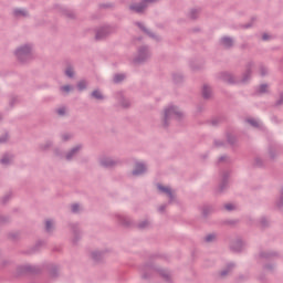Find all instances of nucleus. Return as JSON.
Here are the masks:
<instances>
[{
	"instance_id": "f257e3e1",
	"label": "nucleus",
	"mask_w": 283,
	"mask_h": 283,
	"mask_svg": "<svg viewBox=\"0 0 283 283\" xmlns=\"http://www.w3.org/2000/svg\"><path fill=\"white\" fill-rule=\"evenodd\" d=\"M253 62H249L245 66V72L242 75L241 80H235V76L229 72H221L219 74V80L223 83H229V85H235V83H249L251 81V74H253Z\"/></svg>"
},
{
	"instance_id": "f03ea898",
	"label": "nucleus",
	"mask_w": 283,
	"mask_h": 283,
	"mask_svg": "<svg viewBox=\"0 0 283 283\" xmlns=\"http://www.w3.org/2000/svg\"><path fill=\"white\" fill-rule=\"evenodd\" d=\"M143 280H149L151 277V273H159L161 277L166 280V282H171V274L167 270L158 269L153 264H146L140 268Z\"/></svg>"
},
{
	"instance_id": "7ed1b4c3",
	"label": "nucleus",
	"mask_w": 283,
	"mask_h": 283,
	"mask_svg": "<svg viewBox=\"0 0 283 283\" xmlns=\"http://www.w3.org/2000/svg\"><path fill=\"white\" fill-rule=\"evenodd\" d=\"M182 116H185V114L180 112L177 106L171 105L168 108H165L163 127H169V120H171V118H176V120H181Z\"/></svg>"
},
{
	"instance_id": "20e7f679",
	"label": "nucleus",
	"mask_w": 283,
	"mask_h": 283,
	"mask_svg": "<svg viewBox=\"0 0 283 283\" xmlns=\"http://www.w3.org/2000/svg\"><path fill=\"white\" fill-rule=\"evenodd\" d=\"M14 54L20 63H29V61H32L33 59L32 46L29 44L18 48Z\"/></svg>"
},
{
	"instance_id": "39448f33",
	"label": "nucleus",
	"mask_w": 283,
	"mask_h": 283,
	"mask_svg": "<svg viewBox=\"0 0 283 283\" xmlns=\"http://www.w3.org/2000/svg\"><path fill=\"white\" fill-rule=\"evenodd\" d=\"M149 56H151V53H149V46H140L138 49V54L133 60V62L136 64L145 63V61H147Z\"/></svg>"
},
{
	"instance_id": "423d86ee",
	"label": "nucleus",
	"mask_w": 283,
	"mask_h": 283,
	"mask_svg": "<svg viewBox=\"0 0 283 283\" xmlns=\"http://www.w3.org/2000/svg\"><path fill=\"white\" fill-rule=\"evenodd\" d=\"M18 275H23L24 273H41V266L39 265H19L17 268Z\"/></svg>"
},
{
	"instance_id": "0eeeda50",
	"label": "nucleus",
	"mask_w": 283,
	"mask_h": 283,
	"mask_svg": "<svg viewBox=\"0 0 283 283\" xmlns=\"http://www.w3.org/2000/svg\"><path fill=\"white\" fill-rule=\"evenodd\" d=\"M149 8V2L147 0H142L139 3H134L129 6V10L132 12H136V14L145 13V10Z\"/></svg>"
},
{
	"instance_id": "6e6552de",
	"label": "nucleus",
	"mask_w": 283,
	"mask_h": 283,
	"mask_svg": "<svg viewBox=\"0 0 283 283\" xmlns=\"http://www.w3.org/2000/svg\"><path fill=\"white\" fill-rule=\"evenodd\" d=\"M114 32V29L112 27H102L96 31L95 40L96 41H103V39H107L109 34Z\"/></svg>"
},
{
	"instance_id": "1a4fd4ad",
	"label": "nucleus",
	"mask_w": 283,
	"mask_h": 283,
	"mask_svg": "<svg viewBox=\"0 0 283 283\" xmlns=\"http://www.w3.org/2000/svg\"><path fill=\"white\" fill-rule=\"evenodd\" d=\"M99 165L102 167H105L106 169H112V168L116 167L117 165H120V160L112 159L109 157H102L99 159Z\"/></svg>"
},
{
	"instance_id": "9d476101",
	"label": "nucleus",
	"mask_w": 283,
	"mask_h": 283,
	"mask_svg": "<svg viewBox=\"0 0 283 283\" xmlns=\"http://www.w3.org/2000/svg\"><path fill=\"white\" fill-rule=\"evenodd\" d=\"M229 176H231V172L229 170H226L221 175V182L219 185V193H222L228 187H229Z\"/></svg>"
},
{
	"instance_id": "9b49d317",
	"label": "nucleus",
	"mask_w": 283,
	"mask_h": 283,
	"mask_svg": "<svg viewBox=\"0 0 283 283\" xmlns=\"http://www.w3.org/2000/svg\"><path fill=\"white\" fill-rule=\"evenodd\" d=\"M70 227H71V231L74 235L73 244H76L78 242V240H81V230L78 229L77 223H71Z\"/></svg>"
},
{
	"instance_id": "f8f14e48",
	"label": "nucleus",
	"mask_w": 283,
	"mask_h": 283,
	"mask_svg": "<svg viewBox=\"0 0 283 283\" xmlns=\"http://www.w3.org/2000/svg\"><path fill=\"white\" fill-rule=\"evenodd\" d=\"M157 189H159V191H161V193H166V196H168L169 198V202H174V200L176 199V197L174 196V192L171 191V188L165 187L163 185H158Z\"/></svg>"
},
{
	"instance_id": "ddd939ff",
	"label": "nucleus",
	"mask_w": 283,
	"mask_h": 283,
	"mask_svg": "<svg viewBox=\"0 0 283 283\" xmlns=\"http://www.w3.org/2000/svg\"><path fill=\"white\" fill-rule=\"evenodd\" d=\"M147 171V166L143 163H136L135 169L133 170V176H143Z\"/></svg>"
},
{
	"instance_id": "4468645a",
	"label": "nucleus",
	"mask_w": 283,
	"mask_h": 283,
	"mask_svg": "<svg viewBox=\"0 0 283 283\" xmlns=\"http://www.w3.org/2000/svg\"><path fill=\"white\" fill-rule=\"evenodd\" d=\"M259 256L262 260H275V258H280V254L277 252H273V251H262L260 252Z\"/></svg>"
},
{
	"instance_id": "2eb2a0df",
	"label": "nucleus",
	"mask_w": 283,
	"mask_h": 283,
	"mask_svg": "<svg viewBox=\"0 0 283 283\" xmlns=\"http://www.w3.org/2000/svg\"><path fill=\"white\" fill-rule=\"evenodd\" d=\"M135 25H137V28H139V30H142V32H144V34H147V36H149L150 39H158V36L154 34V32L149 31V29H147V27H145L143 22H136Z\"/></svg>"
},
{
	"instance_id": "dca6fc26",
	"label": "nucleus",
	"mask_w": 283,
	"mask_h": 283,
	"mask_svg": "<svg viewBox=\"0 0 283 283\" xmlns=\"http://www.w3.org/2000/svg\"><path fill=\"white\" fill-rule=\"evenodd\" d=\"M243 248H244V243L240 239H237L230 245L231 251H233L234 253H240Z\"/></svg>"
},
{
	"instance_id": "f3484780",
	"label": "nucleus",
	"mask_w": 283,
	"mask_h": 283,
	"mask_svg": "<svg viewBox=\"0 0 283 283\" xmlns=\"http://www.w3.org/2000/svg\"><path fill=\"white\" fill-rule=\"evenodd\" d=\"M116 218L119 224H123V227H132V219H129V217L117 214Z\"/></svg>"
},
{
	"instance_id": "a211bd4d",
	"label": "nucleus",
	"mask_w": 283,
	"mask_h": 283,
	"mask_svg": "<svg viewBox=\"0 0 283 283\" xmlns=\"http://www.w3.org/2000/svg\"><path fill=\"white\" fill-rule=\"evenodd\" d=\"M82 149L81 145H77L75 147H73L67 154H66V160H72V158H74V156H76Z\"/></svg>"
},
{
	"instance_id": "6ab92c4d",
	"label": "nucleus",
	"mask_w": 283,
	"mask_h": 283,
	"mask_svg": "<svg viewBox=\"0 0 283 283\" xmlns=\"http://www.w3.org/2000/svg\"><path fill=\"white\" fill-rule=\"evenodd\" d=\"M221 45H223V48L227 50H231V48H233V39L229 36L221 38Z\"/></svg>"
},
{
	"instance_id": "aec40b11",
	"label": "nucleus",
	"mask_w": 283,
	"mask_h": 283,
	"mask_svg": "<svg viewBox=\"0 0 283 283\" xmlns=\"http://www.w3.org/2000/svg\"><path fill=\"white\" fill-rule=\"evenodd\" d=\"M233 269H235V263H228L227 268L220 272V277H227Z\"/></svg>"
},
{
	"instance_id": "412c9836",
	"label": "nucleus",
	"mask_w": 283,
	"mask_h": 283,
	"mask_svg": "<svg viewBox=\"0 0 283 283\" xmlns=\"http://www.w3.org/2000/svg\"><path fill=\"white\" fill-rule=\"evenodd\" d=\"M201 94L206 101H209L211 98V86L205 84Z\"/></svg>"
},
{
	"instance_id": "4be33fe9",
	"label": "nucleus",
	"mask_w": 283,
	"mask_h": 283,
	"mask_svg": "<svg viewBox=\"0 0 283 283\" xmlns=\"http://www.w3.org/2000/svg\"><path fill=\"white\" fill-rule=\"evenodd\" d=\"M14 158L13 155L4 154L2 158L0 159V165H10L12 163V159Z\"/></svg>"
},
{
	"instance_id": "5701e85b",
	"label": "nucleus",
	"mask_w": 283,
	"mask_h": 283,
	"mask_svg": "<svg viewBox=\"0 0 283 283\" xmlns=\"http://www.w3.org/2000/svg\"><path fill=\"white\" fill-rule=\"evenodd\" d=\"M125 78H127V76H126L125 74H123V73H117V74H115L114 77H113V83H115V84L123 83V81H124Z\"/></svg>"
},
{
	"instance_id": "b1692460",
	"label": "nucleus",
	"mask_w": 283,
	"mask_h": 283,
	"mask_svg": "<svg viewBox=\"0 0 283 283\" xmlns=\"http://www.w3.org/2000/svg\"><path fill=\"white\" fill-rule=\"evenodd\" d=\"M45 232L46 233H53L54 232V222L52 220L48 219L45 221Z\"/></svg>"
},
{
	"instance_id": "393cba45",
	"label": "nucleus",
	"mask_w": 283,
	"mask_h": 283,
	"mask_svg": "<svg viewBox=\"0 0 283 283\" xmlns=\"http://www.w3.org/2000/svg\"><path fill=\"white\" fill-rule=\"evenodd\" d=\"M245 123H249V125H251V127H254V129H260L261 127L260 122H258V119L255 118H248L245 119Z\"/></svg>"
},
{
	"instance_id": "a878e982",
	"label": "nucleus",
	"mask_w": 283,
	"mask_h": 283,
	"mask_svg": "<svg viewBox=\"0 0 283 283\" xmlns=\"http://www.w3.org/2000/svg\"><path fill=\"white\" fill-rule=\"evenodd\" d=\"M103 255H104V252H98V251L92 252V259L94 260V262H101L103 260Z\"/></svg>"
},
{
	"instance_id": "bb28decb",
	"label": "nucleus",
	"mask_w": 283,
	"mask_h": 283,
	"mask_svg": "<svg viewBox=\"0 0 283 283\" xmlns=\"http://www.w3.org/2000/svg\"><path fill=\"white\" fill-rule=\"evenodd\" d=\"M92 98H95L96 101H103L105 96H103V93H101L98 90H95L91 93Z\"/></svg>"
},
{
	"instance_id": "cd10ccee",
	"label": "nucleus",
	"mask_w": 283,
	"mask_h": 283,
	"mask_svg": "<svg viewBox=\"0 0 283 283\" xmlns=\"http://www.w3.org/2000/svg\"><path fill=\"white\" fill-rule=\"evenodd\" d=\"M49 273H50L51 277H57L59 276V268L56 265H50Z\"/></svg>"
},
{
	"instance_id": "c85d7f7f",
	"label": "nucleus",
	"mask_w": 283,
	"mask_h": 283,
	"mask_svg": "<svg viewBox=\"0 0 283 283\" xmlns=\"http://www.w3.org/2000/svg\"><path fill=\"white\" fill-rule=\"evenodd\" d=\"M19 104V97H17L15 95H11L9 97V107L12 109V107H14V105Z\"/></svg>"
},
{
	"instance_id": "c756f323",
	"label": "nucleus",
	"mask_w": 283,
	"mask_h": 283,
	"mask_svg": "<svg viewBox=\"0 0 283 283\" xmlns=\"http://www.w3.org/2000/svg\"><path fill=\"white\" fill-rule=\"evenodd\" d=\"M77 90H78V92H83L84 90H87V81L81 80L77 83Z\"/></svg>"
},
{
	"instance_id": "7c9ffc66",
	"label": "nucleus",
	"mask_w": 283,
	"mask_h": 283,
	"mask_svg": "<svg viewBox=\"0 0 283 283\" xmlns=\"http://www.w3.org/2000/svg\"><path fill=\"white\" fill-rule=\"evenodd\" d=\"M216 240H218V235L216 233H210L205 238V242L208 243L216 242Z\"/></svg>"
},
{
	"instance_id": "2f4dec72",
	"label": "nucleus",
	"mask_w": 283,
	"mask_h": 283,
	"mask_svg": "<svg viewBox=\"0 0 283 283\" xmlns=\"http://www.w3.org/2000/svg\"><path fill=\"white\" fill-rule=\"evenodd\" d=\"M13 14L14 17H28V11L22 9H14Z\"/></svg>"
},
{
	"instance_id": "473e14b6",
	"label": "nucleus",
	"mask_w": 283,
	"mask_h": 283,
	"mask_svg": "<svg viewBox=\"0 0 283 283\" xmlns=\"http://www.w3.org/2000/svg\"><path fill=\"white\" fill-rule=\"evenodd\" d=\"M227 142L229 143V145H231L233 147V145H235L238 143V138H235V136H233V135L228 134Z\"/></svg>"
},
{
	"instance_id": "72a5a7b5",
	"label": "nucleus",
	"mask_w": 283,
	"mask_h": 283,
	"mask_svg": "<svg viewBox=\"0 0 283 283\" xmlns=\"http://www.w3.org/2000/svg\"><path fill=\"white\" fill-rule=\"evenodd\" d=\"M62 14L64 17H66L67 19H74L75 18V14L73 13V11H70L67 9H63L62 10Z\"/></svg>"
},
{
	"instance_id": "f704fd0d",
	"label": "nucleus",
	"mask_w": 283,
	"mask_h": 283,
	"mask_svg": "<svg viewBox=\"0 0 283 283\" xmlns=\"http://www.w3.org/2000/svg\"><path fill=\"white\" fill-rule=\"evenodd\" d=\"M198 14H200V10L198 9H192L189 13L190 19H192V21H196V19H198Z\"/></svg>"
},
{
	"instance_id": "c9c22d12",
	"label": "nucleus",
	"mask_w": 283,
	"mask_h": 283,
	"mask_svg": "<svg viewBox=\"0 0 283 283\" xmlns=\"http://www.w3.org/2000/svg\"><path fill=\"white\" fill-rule=\"evenodd\" d=\"M172 81H174V83H182V81H184L182 74H178V73L174 74Z\"/></svg>"
},
{
	"instance_id": "e433bc0d",
	"label": "nucleus",
	"mask_w": 283,
	"mask_h": 283,
	"mask_svg": "<svg viewBox=\"0 0 283 283\" xmlns=\"http://www.w3.org/2000/svg\"><path fill=\"white\" fill-rule=\"evenodd\" d=\"M65 75L69 76V78H74V69L72 66H67L65 70Z\"/></svg>"
},
{
	"instance_id": "4c0bfd02",
	"label": "nucleus",
	"mask_w": 283,
	"mask_h": 283,
	"mask_svg": "<svg viewBox=\"0 0 283 283\" xmlns=\"http://www.w3.org/2000/svg\"><path fill=\"white\" fill-rule=\"evenodd\" d=\"M268 90H269V85L268 84H261L259 86L258 92H259V94H266Z\"/></svg>"
},
{
	"instance_id": "58836bf2",
	"label": "nucleus",
	"mask_w": 283,
	"mask_h": 283,
	"mask_svg": "<svg viewBox=\"0 0 283 283\" xmlns=\"http://www.w3.org/2000/svg\"><path fill=\"white\" fill-rule=\"evenodd\" d=\"M50 147H52V142H46L45 144H42V145L40 146V149H41L42 151H48V149H50Z\"/></svg>"
},
{
	"instance_id": "ea45409f",
	"label": "nucleus",
	"mask_w": 283,
	"mask_h": 283,
	"mask_svg": "<svg viewBox=\"0 0 283 283\" xmlns=\"http://www.w3.org/2000/svg\"><path fill=\"white\" fill-rule=\"evenodd\" d=\"M276 206L279 207V209H282L283 207V187L281 188V196L280 199L276 201Z\"/></svg>"
},
{
	"instance_id": "a19ab883",
	"label": "nucleus",
	"mask_w": 283,
	"mask_h": 283,
	"mask_svg": "<svg viewBox=\"0 0 283 283\" xmlns=\"http://www.w3.org/2000/svg\"><path fill=\"white\" fill-rule=\"evenodd\" d=\"M260 224L263 229H266V227H269V219H266L265 217H262L260 220Z\"/></svg>"
},
{
	"instance_id": "79ce46f5",
	"label": "nucleus",
	"mask_w": 283,
	"mask_h": 283,
	"mask_svg": "<svg viewBox=\"0 0 283 283\" xmlns=\"http://www.w3.org/2000/svg\"><path fill=\"white\" fill-rule=\"evenodd\" d=\"M220 123H222V118L217 117L210 122V125H212V127H218V125H220Z\"/></svg>"
},
{
	"instance_id": "37998d69",
	"label": "nucleus",
	"mask_w": 283,
	"mask_h": 283,
	"mask_svg": "<svg viewBox=\"0 0 283 283\" xmlns=\"http://www.w3.org/2000/svg\"><path fill=\"white\" fill-rule=\"evenodd\" d=\"M80 209H81V206L78 203H73L71 206L72 213H78Z\"/></svg>"
},
{
	"instance_id": "c03bdc74",
	"label": "nucleus",
	"mask_w": 283,
	"mask_h": 283,
	"mask_svg": "<svg viewBox=\"0 0 283 283\" xmlns=\"http://www.w3.org/2000/svg\"><path fill=\"white\" fill-rule=\"evenodd\" d=\"M138 229H147V227H149V221L144 220L142 222L138 223Z\"/></svg>"
},
{
	"instance_id": "a18cd8bd",
	"label": "nucleus",
	"mask_w": 283,
	"mask_h": 283,
	"mask_svg": "<svg viewBox=\"0 0 283 283\" xmlns=\"http://www.w3.org/2000/svg\"><path fill=\"white\" fill-rule=\"evenodd\" d=\"M209 213H211V207H209V206L203 207V210H202L203 218H207V216H209Z\"/></svg>"
},
{
	"instance_id": "49530a36",
	"label": "nucleus",
	"mask_w": 283,
	"mask_h": 283,
	"mask_svg": "<svg viewBox=\"0 0 283 283\" xmlns=\"http://www.w3.org/2000/svg\"><path fill=\"white\" fill-rule=\"evenodd\" d=\"M120 105H122V107L127 108L132 105V103L129 102V99L122 98Z\"/></svg>"
},
{
	"instance_id": "de8ad7c7",
	"label": "nucleus",
	"mask_w": 283,
	"mask_h": 283,
	"mask_svg": "<svg viewBox=\"0 0 283 283\" xmlns=\"http://www.w3.org/2000/svg\"><path fill=\"white\" fill-rule=\"evenodd\" d=\"M61 92H65L66 94H70L72 92V86L71 85H64L60 87Z\"/></svg>"
},
{
	"instance_id": "09e8293b",
	"label": "nucleus",
	"mask_w": 283,
	"mask_h": 283,
	"mask_svg": "<svg viewBox=\"0 0 283 283\" xmlns=\"http://www.w3.org/2000/svg\"><path fill=\"white\" fill-rule=\"evenodd\" d=\"M7 222H10V217L0 216V224H7Z\"/></svg>"
},
{
	"instance_id": "8fccbe9b",
	"label": "nucleus",
	"mask_w": 283,
	"mask_h": 283,
	"mask_svg": "<svg viewBox=\"0 0 283 283\" xmlns=\"http://www.w3.org/2000/svg\"><path fill=\"white\" fill-rule=\"evenodd\" d=\"M219 163H231V159L229 158V156L223 155L219 158Z\"/></svg>"
},
{
	"instance_id": "3c124183",
	"label": "nucleus",
	"mask_w": 283,
	"mask_h": 283,
	"mask_svg": "<svg viewBox=\"0 0 283 283\" xmlns=\"http://www.w3.org/2000/svg\"><path fill=\"white\" fill-rule=\"evenodd\" d=\"M269 154L272 160L275 158V147H270L269 148Z\"/></svg>"
},
{
	"instance_id": "603ef678",
	"label": "nucleus",
	"mask_w": 283,
	"mask_h": 283,
	"mask_svg": "<svg viewBox=\"0 0 283 283\" xmlns=\"http://www.w3.org/2000/svg\"><path fill=\"white\" fill-rule=\"evenodd\" d=\"M224 209H226L227 211H233V210L235 209V206H233V203H227V205L224 206Z\"/></svg>"
},
{
	"instance_id": "864d4df0",
	"label": "nucleus",
	"mask_w": 283,
	"mask_h": 283,
	"mask_svg": "<svg viewBox=\"0 0 283 283\" xmlns=\"http://www.w3.org/2000/svg\"><path fill=\"white\" fill-rule=\"evenodd\" d=\"M10 198H12V195H11V193L6 195V196L2 198V205H7V202L10 200Z\"/></svg>"
},
{
	"instance_id": "5fc2aeb1",
	"label": "nucleus",
	"mask_w": 283,
	"mask_h": 283,
	"mask_svg": "<svg viewBox=\"0 0 283 283\" xmlns=\"http://www.w3.org/2000/svg\"><path fill=\"white\" fill-rule=\"evenodd\" d=\"M10 264H11L10 260H3V261H1V263H0V269H4V266H8V265H10Z\"/></svg>"
},
{
	"instance_id": "6e6d98bb",
	"label": "nucleus",
	"mask_w": 283,
	"mask_h": 283,
	"mask_svg": "<svg viewBox=\"0 0 283 283\" xmlns=\"http://www.w3.org/2000/svg\"><path fill=\"white\" fill-rule=\"evenodd\" d=\"M264 271H270V272H273V269H275V266L273 264H265L263 266Z\"/></svg>"
},
{
	"instance_id": "4d7b16f0",
	"label": "nucleus",
	"mask_w": 283,
	"mask_h": 283,
	"mask_svg": "<svg viewBox=\"0 0 283 283\" xmlns=\"http://www.w3.org/2000/svg\"><path fill=\"white\" fill-rule=\"evenodd\" d=\"M56 114H59V116H65V107L57 108Z\"/></svg>"
},
{
	"instance_id": "13d9d810",
	"label": "nucleus",
	"mask_w": 283,
	"mask_h": 283,
	"mask_svg": "<svg viewBox=\"0 0 283 283\" xmlns=\"http://www.w3.org/2000/svg\"><path fill=\"white\" fill-rule=\"evenodd\" d=\"M260 72H261V76H266V74H268V70H266V67H264L263 65H261L260 66Z\"/></svg>"
},
{
	"instance_id": "bf43d9fd",
	"label": "nucleus",
	"mask_w": 283,
	"mask_h": 283,
	"mask_svg": "<svg viewBox=\"0 0 283 283\" xmlns=\"http://www.w3.org/2000/svg\"><path fill=\"white\" fill-rule=\"evenodd\" d=\"M276 107H280V105H283V93L280 94L279 101L275 103Z\"/></svg>"
},
{
	"instance_id": "052dcab7",
	"label": "nucleus",
	"mask_w": 283,
	"mask_h": 283,
	"mask_svg": "<svg viewBox=\"0 0 283 283\" xmlns=\"http://www.w3.org/2000/svg\"><path fill=\"white\" fill-rule=\"evenodd\" d=\"M254 165H255V167H262V159L261 158H255Z\"/></svg>"
},
{
	"instance_id": "680f3d73",
	"label": "nucleus",
	"mask_w": 283,
	"mask_h": 283,
	"mask_svg": "<svg viewBox=\"0 0 283 283\" xmlns=\"http://www.w3.org/2000/svg\"><path fill=\"white\" fill-rule=\"evenodd\" d=\"M0 143H8V134H4L0 137Z\"/></svg>"
},
{
	"instance_id": "e2e57ef3",
	"label": "nucleus",
	"mask_w": 283,
	"mask_h": 283,
	"mask_svg": "<svg viewBox=\"0 0 283 283\" xmlns=\"http://www.w3.org/2000/svg\"><path fill=\"white\" fill-rule=\"evenodd\" d=\"M242 28H243L244 30H249V28H253V23L249 22V23H247V24H243Z\"/></svg>"
},
{
	"instance_id": "0e129e2a",
	"label": "nucleus",
	"mask_w": 283,
	"mask_h": 283,
	"mask_svg": "<svg viewBox=\"0 0 283 283\" xmlns=\"http://www.w3.org/2000/svg\"><path fill=\"white\" fill-rule=\"evenodd\" d=\"M70 138H71V137H70V135H67V134L62 135V140H63L64 143H67V140H69Z\"/></svg>"
},
{
	"instance_id": "69168bd1",
	"label": "nucleus",
	"mask_w": 283,
	"mask_h": 283,
	"mask_svg": "<svg viewBox=\"0 0 283 283\" xmlns=\"http://www.w3.org/2000/svg\"><path fill=\"white\" fill-rule=\"evenodd\" d=\"M99 8H114V4L112 3L99 4Z\"/></svg>"
},
{
	"instance_id": "338daca9",
	"label": "nucleus",
	"mask_w": 283,
	"mask_h": 283,
	"mask_svg": "<svg viewBox=\"0 0 283 283\" xmlns=\"http://www.w3.org/2000/svg\"><path fill=\"white\" fill-rule=\"evenodd\" d=\"M214 145H216V147H222L224 145V143L220 142V140H214Z\"/></svg>"
},
{
	"instance_id": "774afa93",
	"label": "nucleus",
	"mask_w": 283,
	"mask_h": 283,
	"mask_svg": "<svg viewBox=\"0 0 283 283\" xmlns=\"http://www.w3.org/2000/svg\"><path fill=\"white\" fill-rule=\"evenodd\" d=\"M166 209H167V205H163V206L159 207L158 211L160 213H163V211H165Z\"/></svg>"
}]
</instances>
